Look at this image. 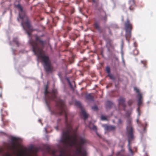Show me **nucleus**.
<instances>
[{
	"mask_svg": "<svg viewBox=\"0 0 156 156\" xmlns=\"http://www.w3.org/2000/svg\"><path fill=\"white\" fill-rule=\"evenodd\" d=\"M134 102V101L132 100H129L128 102L129 105L130 106Z\"/></svg>",
	"mask_w": 156,
	"mask_h": 156,
	"instance_id": "obj_27",
	"label": "nucleus"
},
{
	"mask_svg": "<svg viewBox=\"0 0 156 156\" xmlns=\"http://www.w3.org/2000/svg\"><path fill=\"white\" fill-rule=\"evenodd\" d=\"M92 109H93V110H95V111L97 110L98 109V107L97 106H94L93 107H92Z\"/></svg>",
	"mask_w": 156,
	"mask_h": 156,
	"instance_id": "obj_37",
	"label": "nucleus"
},
{
	"mask_svg": "<svg viewBox=\"0 0 156 156\" xmlns=\"http://www.w3.org/2000/svg\"><path fill=\"white\" fill-rule=\"evenodd\" d=\"M115 127H105V130L106 131H109L113 130Z\"/></svg>",
	"mask_w": 156,
	"mask_h": 156,
	"instance_id": "obj_22",
	"label": "nucleus"
},
{
	"mask_svg": "<svg viewBox=\"0 0 156 156\" xmlns=\"http://www.w3.org/2000/svg\"><path fill=\"white\" fill-rule=\"evenodd\" d=\"M125 31H127L128 30V31H132L133 28L132 25L130 23L129 19H127L126 21L125 22Z\"/></svg>",
	"mask_w": 156,
	"mask_h": 156,
	"instance_id": "obj_9",
	"label": "nucleus"
},
{
	"mask_svg": "<svg viewBox=\"0 0 156 156\" xmlns=\"http://www.w3.org/2000/svg\"><path fill=\"white\" fill-rule=\"evenodd\" d=\"M137 97L138 98V105L140 106L142 104V94L139 93L137 95Z\"/></svg>",
	"mask_w": 156,
	"mask_h": 156,
	"instance_id": "obj_12",
	"label": "nucleus"
},
{
	"mask_svg": "<svg viewBox=\"0 0 156 156\" xmlns=\"http://www.w3.org/2000/svg\"><path fill=\"white\" fill-rule=\"evenodd\" d=\"M24 154V152L23 151H21L20 152V154L18 156H23V155Z\"/></svg>",
	"mask_w": 156,
	"mask_h": 156,
	"instance_id": "obj_35",
	"label": "nucleus"
},
{
	"mask_svg": "<svg viewBox=\"0 0 156 156\" xmlns=\"http://www.w3.org/2000/svg\"><path fill=\"white\" fill-rule=\"evenodd\" d=\"M113 105V103L111 101H107L106 102L105 106L107 109L110 108Z\"/></svg>",
	"mask_w": 156,
	"mask_h": 156,
	"instance_id": "obj_15",
	"label": "nucleus"
},
{
	"mask_svg": "<svg viewBox=\"0 0 156 156\" xmlns=\"http://www.w3.org/2000/svg\"><path fill=\"white\" fill-rule=\"evenodd\" d=\"M15 7L19 11V17L22 20L21 26L23 29L26 30L27 34L30 37L29 42L32 47V51L38 58L41 59L44 63V69H53V67L49 61V58L48 56L44 55L43 50L46 44L45 41L41 39V36L36 34L34 35L35 40L32 39L31 33L35 30L31 27L28 17L27 16L24 11L23 10L21 5L19 4L15 5Z\"/></svg>",
	"mask_w": 156,
	"mask_h": 156,
	"instance_id": "obj_1",
	"label": "nucleus"
},
{
	"mask_svg": "<svg viewBox=\"0 0 156 156\" xmlns=\"http://www.w3.org/2000/svg\"><path fill=\"white\" fill-rule=\"evenodd\" d=\"M122 121L121 119H119L118 120L117 124L119 125H120L122 124Z\"/></svg>",
	"mask_w": 156,
	"mask_h": 156,
	"instance_id": "obj_31",
	"label": "nucleus"
},
{
	"mask_svg": "<svg viewBox=\"0 0 156 156\" xmlns=\"http://www.w3.org/2000/svg\"><path fill=\"white\" fill-rule=\"evenodd\" d=\"M67 81H68V83H69V86L71 88L73 89V86H72V85L71 84V82H70V81H69V79L67 78Z\"/></svg>",
	"mask_w": 156,
	"mask_h": 156,
	"instance_id": "obj_33",
	"label": "nucleus"
},
{
	"mask_svg": "<svg viewBox=\"0 0 156 156\" xmlns=\"http://www.w3.org/2000/svg\"><path fill=\"white\" fill-rule=\"evenodd\" d=\"M86 98L87 99L89 100H93V97L90 94L87 95Z\"/></svg>",
	"mask_w": 156,
	"mask_h": 156,
	"instance_id": "obj_17",
	"label": "nucleus"
},
{
	"mask_svg": "<svg viewBox=\"0 0 156 156\" xmlns=\"http://www.w3.org/2000/svg\"><path fill=\"white\" fill-rule=\"evenodd\" d=\"M61 120L60 119H58L57 120V123L58 125V126H59L60 124L61 123Z\"/></svg>",
	"mask_w": 156,
	"mask_h": 156,
	"instance_id": "obj_36",
	"label": "nucleus"
},
{
	"mask_svg": "<svg viewBox=\"0 0 156 156\" xmlns=\"http://www.w3.org/2000/svg\"><path fill=\"white\" fill-rule=\"evenodd\" d=\"M55 129L56 130H58V127H55Z\"/></svg>",
	"mask_w": 156,
	"mask_h": 156,
	"instance_id": "obj_46",
	"label": "nucleus"
},
{
	"mask_svg": "<svg viewBox=\"0 0 156 156\" xmlns=\"http://www.w3.org/2000/svg\"><path fill=\"white\" fill-rule=\"evenodd\" d=\"M108 76H109L110 78L111 79H114V77L113 76L112 74H111L110 73L108 74Z\"/></svg>",
	"mask_w": 156,
	"mask_h": 156,
	"instance_id": "obj_30",
	"label": "nucleus"
},
{
	"mask_svg": "<svg viewBox=\"0 0 156 156\" xmlns=\"http://www.w3.org/2000/svg\"><path fill=\"white\" fill-rule=\"evenodd\" d=\"M39 121L40 122H41V120L39 119Z\"/></svg>",
	"mask_w": 156,
	"mask_h": 156,
	"instance_id": "obj_47",
	"label": "nucleus"
},
{
	"mask_svg": "<svg viewBox=\"0 0 156 156\" xmlns=\"http://www.w3.org/2000/svg\"><path fill=\"white\" fill-rule=\"evenodd\" d=\"M106 71L108 74L110 73V68L109 66H107L106 68Z\"/></svg>",
	"mask_w": 156,
	"mask_h": 156,
	"instance_id": "obj_29",
	"label": "nucleus"
},
{
	"mask_svg": "<svg viewBox=\"0 0 156 156\" xmlns=\"http://www.w3.org/2000/svg\"><path fill=\"white\" fill-rule=\"evenodd\" d=\"M93 127H95V126H94Z\"/></svg>",
	"mask_w": 156,
	"mask_h": 156,
	"instance_id": "obj_51",
	"label": "nucleus"
},
{
	"mask_svg": "<svg viewBox=\"0 0 156 156\" xmlns=\"http://www.w3.org/2000/svg\"><path fill=\"white\" fill-rule=\"evenodd\" d=\"M131 32L130 30L126 31L125 36L126 40L129 41V40L131 37Z\"/></svg>",
	"mask_w": 156,
	"mask_h": 156,
	"instance_id": "obj_13",
	"label": "nucleus"
},
{
	"mask_svg": "<svg viewBox=\"0 0 156 156\" xmlns=\"http://www.w3.org/2000/svg\"><path fill=\"white\" fill-rule=\"evenodd\" d=\"M101 119L102 120H107V118L106 116L102 115L101 116Z\"/></svg>",
	"mask_w": 156,
	"mask_h": 156,
	"instance_id": "obj_28",
	"label": "nucleus"
},
{
	"mask_svg": "<svg viewBox=\"0 0 156 156\" xmlns=\"http://www.w3.org/2000/svg\"><path fill=\"white\" fill-rule=\"evenodd\" d=\"M11 144L9 146V149L11 151H14L16 148V142L17 141L19 140V138L18 137L11 136Z\"/></svg>",
	"mask_w": 156,
	"mask_h": 156,
	"instance_id": "obj_5",
	"label": "nucleus"
},
{
	"mask_svg": "<svg viewBox=\"0 0 156 156\" xmlns=\"http://www.w3.org/2000/svg\"><path fill=\"white\" fill-rule=\"evenodd\" d=\"M13 41L15 42L18 46H19V43L17 38H14L13 39Z\"/></svg>",
	"mask_w": 156,
	"mask_h": 156,
	"instance_id": "obj_24",
	"label": "nucleus"
},
{
	"mask_svg": "<svg viewBox=\"0 0 156 156\" xmlns=\"http://www.w3.org/2000/svg\"><path fill=\"white\" fill-rule=\"evenodd\" d=\"M81 113L84 117V119L86 120L88 117V114H87L85 111L83 109L81 110Z\"/></svg>",
	"mask_w": 156,
	"mask_h": 156,
	"instance_id": "obj_16",
	"label": "nucleus"
},
{
	"mask_svg": "<svg viewBox=\"0 0 156 156\" xmlns=\"http://www.w3.org/2000/svg\"><path fill=\"white\" fill-rule=\"evenodd\" d=\"M18 21H19V19L18 18Z\"/></svg>",
	"mask_w": 156,
	"mask_h": 156,
	"instance_id": "obj_50",
	"label": "nucleus"
},
{
	"mask_svg": "<svg viewBox=\"0 0 156 156\" xmlns=\"http://www.w3.org/2000/svg\"><path fill=\"white\" fill-rule=\"evenodd\" d=\"M133 54L135 55H137L139 53V51L138 50L135 49L133 51Z\"/></svg>",
	"mask_w": 156,
	"mask_h": 156,
	"instance_id": "obj_26",
	"label": "nucleus"
},
{
	"mask_svg": "<svg viewBox=\"0 0 156 156\" xmlns=\"http://www.w3.org/2000/svg\"><path fill=\"white\" fill-rule=\"evenodd\" d=\"M0 98H2V92L1 91V92L0 94Z\"/></svg>",
	"mask_w": 156,
	"mask_h": 156,
	"instance_id": "obj_41",
	"label": "nucleus"
},
{
	"mask_svg": "<svg viewBox=\"0 0 156 156\" xmlns=\"http://www.w3.org/2000/svg\"><path fill=\"white\" fill-rule=\"evenodd\" d=\"M40 150V148L38 147H31L30 149V151H31V153L29 156H37L36 153Z\"/></svg>",
	"mask_w": 156,
	"mask_h": 156,
	"instance_id": "obj_7",
	"label": "nucleus"
},
{
	"mask_svg": "<svg viewBox=\"0 0 156 156\" xmlns=\"http://www.w3.org/2000/svg\"><path fill=\"white\" fill-rule=\"evenodd\" d=\"M98 10L101 13L102 12L103 15L101 16V20L105 22L107 21V16L105 12L104 11L102 8L101 7L100 9H98Z\"/></svg>",
	"mask_w": 156,
	"mask_h": 156,
	"instance_id": "obj_10",
	"label": "nucleus"
},
{
	"mask_svg": "<svg viewBox=\"0 0 156 156\" xmlns=\"http://www.w3.org/2000/svg\"><path fill=\"white\" fill-rule=\"evenodd\" d=\"M148 126V125H147V124H146V126Z\"/></svg>",
	"mask_w": 156,
	"mask_h": 156,
	"instance_id": "obj_48",
	"label": "nucleus"
},
{
	"mask_svg": "<svg viewBox=\"0 0 156 156\" xmlns=\"http://www.w3.org/2000/svg\"><path fill=\"white\" fill-rule=\"evenodd\" d=\"M44 129H45V130L46 131V132L47 133V129L46 128H45Z\"/></svg>",
	"mask_w": 156,
	"mask_h": 156,
	"instance_id": "obj_45",
	"label": "nucleus"
},
{
	"mask_svg": "<svg viewBox=\"0 0 156 156\" xmlns=\"http://www.w3.org/2000/svg\"><path fill=\"white\" fill-rule=\"evenodd\" d=\"M1 115L2 116V120L4 124V126H7L6 124H5L4 122H5V119L4 117L7 115H8V112L5 111H3V110H1Z\"/></svg>",
	"mask_w": 156,
	"mask_h": 156,
	"instance_id": "obj_11",
	"label": "nucleus"
},
{
	"mask_svg": "<svg viewBox=\"0 0 156 156\" xmlns=\"http://www.w3.org/2000/svg\"><path fill=\"white\" fill-rule=\"evenodd\" d=\"M134 90L136 92L138 93V94H139L140 93L139 92V90L136 87H134Z\"/></svg>",
	"mask_w": 156,
	"mask_h": 156,
	"instance_id": "obj_34",
	"label": "nucleus"
},
{
	"mask_svg": "<svg viewBox=\"0 0 156 156\" xmlns=\"http://www.w3.org/2000/svg\"><path fill=\"white\" fill-rule=\"evenodd\" d=\"M5 156H11V154L9 153H6L5 154Z\"/></svg>",
	"mask_w": 156,
	"mask_h": 156,
	"instance_id": "obj_40",
	"label": "nucleus"
},
{
	"mask_svg": "<svg viewBox=\"0 0 156 156\" xmlns=\"http://www.w3.org/2000/svg\"><path fill=\"white\" fill-rule=\"evenodd\" d=\"M66 128V130L62 132L61 142L63 143L66 146H75L76 148L75 154L76 155L86 156V151L82 148L83 146L87 143L86 140L84 138H81L77 142L76 134H75L73 136L72 135L71 130L69 128L70 127Z\"/></svg>",
	"mask_w": 156,
	"mask_h": 156,
	"instance_id": "obj_3",
	"label": "nucleus"
},
{
	"mask_svg": "<svg viewBox=\"0 0 156 156\" xmlns=\"http://www.w3.org/2000/svg\"><path fill=\"white\" fill-rule=\"evenodd\" d=\"M119 105L121 106L124 110H125L126 108V105L125 104L126 99L125 98L123 97L120 98L118 100Z\"/></svg>",
	"mask_w": 156,
	"mask_h": 156,
	"instance_id": "obj_8",
	"label": "nucleus"
},
{
	"mask_svg": "<svg viewBox=\"0 0 156 156\" xmlns=\"http://www.w3.org/2000/svg\"><path fill=\"white\" fill-rule=\"evenodd\" d=\"M48 86L47 85L45 88L44 93L46 104L48 105L51 100L55 101L56 103L55 109L52 111V113L57 116L64 115L66 127H72V120L69 121L68 120L69 114L64 101L59 98H57V92L56 90L53 89L51 92L48 91Z\"/></svg>",
	"mask_w": 156,
	"mask_h": 156,
	"instance_id": "obj_2",
	"label": "nucleus"
},
{
	"mask_svg": "<svg viewBox=\"0 0 156 156\" xmlns=\"http://www.w3.org/2000/svg\"><path fill=\"white\" fill-rule=\"evenodd\" d=\"M131 113H129L128 112H126V115L128 116H129V115Z\"/></svg>",
	"mask_w": 156,
	"mask_h": 156,
	"instance_id": "obj_43",
	"label": "nucleus"
},
{
	"mask_svg": "<svg viewBox=\"0 0 156 156\" xmlns=\"http://www.w3.org/2000/svg\"><path fill=\"white\" fill-rule=\"evenodd\" d=\"M64 44L66 47H67L69 45L70 43L67 41H65L64 42Z\"/></svg>",
	"mask_w": 156,
	"mask_h": 156,
	"instance_id": "obj_32",
	"label": "nucleus"
},
{
	"mask_svg": "<svg viewBox=\"0 0 156 156\" xmlns=\"http://www.w3.org/2000/svg\"><path fill=\"white\" fill-rule=\"evenodd\" d=\"M117 156H122L123 154H121V152H118L116 154Z\"/></svg>",
	"mask_w": 156,
	"mask_h": 156,
	"instance_id": "obj_38",
	"label": "nucleus"
},
{
	"mask_svg": "<svg viewBox=\"0 0 156 156\" xmlns=\"http://www.w3.org/2000/svg\"><path fill=\"white\" fill-rule=\"evenodd\" d=\"M142 128L141 129L142 131L140 130V133L141 134H143L144 133H145L146 131V127H140Z\"/></svg>",
	"mask_w": 156,
	"mask_h": 156,
	"instance_id": "obj_23",
	"label": "nucleus"
},
{
	"mask_svg": "<svg viewBox=\"0 0 156 156\" xmlns=\"http://www.w3.org/2000/svg\"><path fill=\"white\" fill-rule=\"evenodd\" d=\"M109 156H112L111 155Z\"/></svg>",
	"mask_w": 156,
	"mask_h": 156,
	"instance_id": "obj_52",
	"label": "nucleus"
},
{
	"mask_svg": "<svg viewBox=\"0 0 156 156\" xmlns=\"http://www.w3.org/2000/svg\"><path fill=\"white\" fill-rule=\"evenodd\" d=\"M93 4L96 7L98 6L99 4V0H92Z\"/></svg>",
	"mask_w": 156,
	"mask_h": 156,
	"instance_id": "obj_19",
	"label": "nucleus"
},
{
	"mask_svg": "<svg viewBox=\"0 0 156 156\" xmlns=\"http://www.w3.org/2000/svg\"><path fill=\"white\" fill-rule=\"evenodd\" d=\"M75 40V39H73V41H74Z\"/></svg>",
	"mask_w": 156,
	"mask_h": 156,
	"instance_id": "obj_49",
	"label": "nucleus"
},
{
	"mask_svg": "<svg viewBox=\"0 0 156 156\" xmlns=\"http://www.w3.org/2000/svg\"><path fill=\"white\" fill-rule=\"evenodd\" d=\"M132 121L131 118L129 117H128L127 119V123L129 125V127H131Z\"/></svg>",
	"mask_w": 156,
	"mask_h": 156,
	"instance_id": "obj_18",
	"label": "nucleus"
},
{
	"mask_svg": "<svg viewBox=\"0 0 156 156\" xmlns=\"http://www.w3.org/2000/svg\"><path fill=\"white\" fill-rule=\"evenodd\" d=\"M128 4L129 9L131 11H133L136 7L135 0H129Z\"/></svg>",
	"mask_w": 156,
	"mask_h": 156,
	"instance_id": "obj_6",
	"label": "nucleus"
},
{
	"mask_svg": "<svg viewBox=\"0 0 156 156\" xmlns=\"http://www.w3.org/2000/svg\"><path fill=\"white\" fill-rule=\"evenodd\" d=\"M94 28L98 31H101V28L100 24L97 22H94Z\"/></svg>",
	"mask_w": 156,
	"mask_h": 156,
	"instance_id": "obj_14",
	"label": "nucleus"
},
{
	"mask_svg": "<svg viewBox=\"0 0 156 156\" xmlns=\"http://www.w3.org/2000/svg\"><path fill=\"white\" fill-rule=\"evenodd\" d=\"M90 129H91L92 130L95 131L97 135L98 136H99L100 137H101V135L98 133V132L97 131V127H90Z\"/></svg>",
	"mask_w": 156,
	"mask_h": 156,
	"instance_id": "obj_20",
	"label": "nucleus"
},
{
	"mask_svg": "<svg viewBox=\"0 0 156 156\" xmlns=\"http://www.w3.org/2000/svg\"><path fill=\"white\" fill-rule=\"evenodd\" d=\"M108 29H109V34H110L111 35H112V33L111 32V31L110 28H109Z\"/></svg>",
	"mask_w": 156,
	"mask_h": 156,
	"instance_id": "obj_42",
	"label": "nucleus"
},
{
	"mask_svg": "<svg viewBox=\"0 0 156 156\" xmlns=\"http://www.w3.org/2000/svg\"><path fill=\"white\" fill-rule=\"evenodd\" d=\"M104 127H114V126H104Z\"/></svg>",
	"mask_w": 156,
	"mask_h": 156,
	"instance_id": "obj_44",
	"label": "nucleus"
},
{
	"mask_svg": "<svg viewBox=\"0 0 156 156\" xmlns=\"http://www.w3.org/2000/svg\"><path fill=\"white\" fill-rule=\"evenodd\" d=\"M75 104L76 106L80 107L81 106V104L80 102L79 101H75Z\"/></svg>",
	"mask_w": 156,
	"mask_h": 156,
	"instance_id": "obj_25",
	"label": "nucleus"
},
{
	"mask_svg": "<svg viewBox=\"0 0 156 156\" xmlns=\"http://www.w3.org/2000/svg\"><path fill=\"white\" fill-rule=\"evenodd\" d=\"M127 135L128 138V147L129 151L132 154L133 151L131 149L130 145V142L133 140L134 138L133 135V127H127Z\"/></svg>",
	"mask_w": 156,
	"mask_h": 156,
	"instance_id": "obj_4",
	"label": "nucleus"
},
{
	"mask_svg": "<svg viewBox=\"0 0 156 156\" xmlns=\"http://www.w3.org/2000/svg\"><path fill=\"white\" fill-rule=\"evenodd\" d=\"M141 63L144 65V67L146 68L147 67V61L146 60L141 61Z\"/></svg>",
	"mask_w": 156,
	"mask_h": 156,
	"instance_id": "obj_21",
	"label": "nucleus"
},
{
	"mask_svg": "<svg viewBox=\"0 0 156 156\" xmlns=\"http://www.w3.org/2000/svg\"><path fill=\"white\" fill-rule=\"evenodd\" d=\"M4 151V150L3 148L0 147V154L3 153Z\"/></svg>",
	"mask_w": 156,
	"mask_h": 156,
	"instance_id": "obj_39",
	"label": "nucleus"
}]
</instances>
